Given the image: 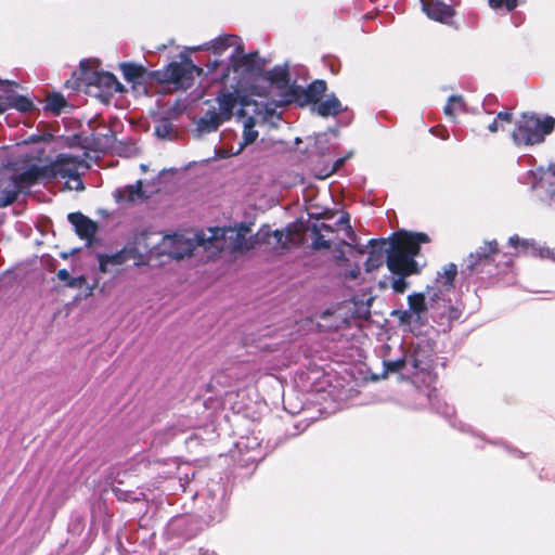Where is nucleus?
Returning <instances> with one entry per match:
<instances>
[{
    "label": "nucleus",
    "mask_w": 555,
    "mask_h": 555,
    "mask_svg": "<svg viewBox=\"0 0 555 555\" xmlns=\"http://www.w3.org/2000/svg\"><path fill=\"white\" fill-rule=\"evenodd\" d=\"M250 228L241 223L236 228H208L199 231L197 240L205 243V250L209 253L208 257H212L219 253L227 251L230 254L247 251L258 243H266L273 248H288L295 243L297 233L287 228V232L269 229H261L255 236L247 237Z\"/></svg>",
    "instance_id": "1"
},
{
    "label": "nucleus",
    "mask_w": 555,
    "mask_h": 555,
    "mask_svg": "<svg viewBox=\"0 0 555 555\" xmlns=\"http://www.w3.org/2000/svg\"><path fill=\"white\" fill-rule=\"evenodd\" d=\"M425 233H398L390 241L371 240V250L366 260V270L380 267L386 260L390 272L418 273L415 257L420 254L421 244L428 243Z\"/></svg>",
    "instance_id": "2"
},
{
    "label": "nucleus",
    "mask_w": 555,
    "mask_h": 555,
    "mask_svg": "<svg viewBox=\"0 0 555 555\" xmlns=\"http://www.w3.org/2000/svg\"><path fill=\"white\" fill-rule=\"evenodd\" d=\"M434 361V345L429 340L422 339L413 345L408 353L401 350V356L396 359L385 357L383 365L386 373L401 372L411 375L414 383L420 380L428 387L436 378L433 373Z\"/></svg>",
    "instance_id": "3"
},
{
    "label": "nucleus",
    "mask_w": 555,
    "mask_h": 555,
    "mask_svg": "<svg viewBox=\"0 0 555 555\" xmlns=\"http://www.w3.org/2000/svg\"><path fill=\"white\" fill-rule=\"evenodd\" d=\"M216 100L218 108L211 106L199 118L197 122L199 132L210 133L216 131L222 122L233 116V112L236 108H238L240 115L245 116L248 113L246 109L256 111L260 106V103L256 101L250 103L236 88L232 91L223 88Z\"/></svg>",
    "instance_id": "4"
},
{
    "label": "nucleus",
    "mask_w": 555,
    "mask_h": 555,
    "mask_svg": "<svg viewBox=\"0 0 555 555\" xmlns=\"http://www.w3.org/2000/svg\"><path fill=\"white\" fill-rule=\"evenodd\" d=\"M554 127L555 119L551 116L540 118L533 114H524L516 122L512 139L517 146L538 144L544 141Z\"/></svg>",
    "instance_id": "5"
},
{
    "label": "nucleus",
    "mask_w": 555,
    "mask_h": 555,
    "mask_svg": "<svg viewBox=\"0 0 555 555\" xmlns=\"http://www.w3.org/2000/svg\"><path fill=\"white\" fill-rule=\"evenodd\" d=\"M49 180H66L65 185L68 190L81 191L85 189L80 176L87 169L85 162L78 157L60 154L49 165H47Z\"/></svg>",
    "instance_id": "6"
},
{
    "label": "nucleus",
    "mask_w": 555,
    "mask_h": 555,
    "mask_svg": "<svg viewBox=\"0 0 555 555\" xmlns=\"http://www.w3.org/2000/svg\"><path fill=\"white\" fill-rule=\"evenodd\" d=\"M343 231L344 237L340 240L343 244L351 245L356 243L357 235L350 225L349 215H341L334 225L325 222H314L310 227L311 245L314 249H328L335 244L332 235Z\"/></svg>",
    "instance_id": "7"
},
{
    "label": "nucleus",
    "mask_w": 555,
    "mask_h": 555,
    "mask_svg": "<svg viewBox=\"0 0 555 555\" xmlns=\"http://www.w3.org/2000/svg\"><path fill=\"white\" fill-rule=\"evenodd\" d=\"M254 59L253 55H246L242 47L234 49L230 56L229 62L214 60L207 64L208 74L212 76V80L224 82L230 77V73L234 75H242L253 69ZM236 79V76H233Z\"/></svg>",
    "instance_id": "8"
},
{
    "label": "nucleus",
    "mask_w": 555,
    "mask_h": 555,
    "mask_svg": "<svg viewBox=\"0 0 555 555\" xmlns=\"http://www.w3.org/2000/svg\"><path fill=\"white\" fill-rule=\"evenodd\" d=\"M199 232L186 234H172L163 237L162 242L155 247L158 255H167L173 259H182L191 256L197 247L205 249V243H199L197 236Z\"/></svg>",
    "instance_id": "9"
},
{
    "label": "nucleus",
    "mask_w": 555,
    "mask_h": 555,
    "mask_svg": "<svg viewBox=\"0 0 555 555\" xmlns=\"http://www.w3.org/2000/svg\"><path fill=\"white\" fill-rule=\"evenodd\" d=\"M203 68L194 65L192 61L170 63L160 74L164 83L172 86L176 90H186L192 87L196 76H199Z\"/></svg>",
    "instance_id": "10"
},
{
    "label": "nucleus",
    "mask_w": 555,
    "mask_h": 555,
    "mask_svg": "<svg viewBox=\"0 0 555 555\" xmlns=\"http://www.w3.org/2000/svg\"><path fill=\"white\" fill-rule=\"evenodd\" d=\"M80 69L83 79L88 81V85L99 89V93L96 95L100 98L108 99L114 93L121 92L124 90L122 85L112 73L91 70L89 68V62L86 60L80 62Z\"/></svg>",
    "instance_id": "11"
},
{
    "label": "nucleus",
    "mask_w": 555,
    "mask_h": 555,
    "mask_svg": "<svg viewBox=\"0 0 555 555\" xmlns=\"http://www.w3.org/2000/svg\"><path fill=\"white\" fill-rule=\"evenodd\" d=\"M253 113L254 115H249L244 119L242 139L231 146L228 152L229 155L240 154L246 145L254 143L258 138V131L255 130V126L274 116V109L262 105V103H260V106L256 111H253Z\"/></svg>",
    "instance_id": "12"
},
{
    "label": "nucleus",
    "mask_w": 555,
    "mask_h": 555,
    "mask_svg": "<svg viewBox=\"0 0 555 555\" xmlns=\"http://www.w3.org/2000/svg\"><path fill=\"white\" fill-rule=\"evenodd\" d=\"M498 254L496 241L485 242L475 253L466 259V270L469 273L493 274V257Z\"/></svg>",
    "instance_id": "13"
},
{
    "label": "nucleus",
    "mask_w": 555,
    "mask_h": 555,
    "mask_svg": "<svg viewBox=\"0 0 555 555\" xmlns=\"http://www.w3.org/2000/svg\"><path fill=\"white\" fill-rule=\"evenodd\" d=\"M99 268L103 273H108L115 267H119L129 260H133L134 264H140L139 254L134 246H126L121 250L111 255H99Z\"/></svg>",
    "instance_id": "14"
},
{
    "label": "nucleus",
    "mask_w": 555,
    "mask_h": 555,
    "mask_svg": "<svg viewBox=\"0 0 555 555\" xmlns=\"http://www.w3.org/2000/svg\"><path fill=\"white\" fill-rule=\"evenodd\" d=\"M524 183H531V189L545 188L550 196L555 198V164L551 165L547 170L539 167L535 170H529L526 173Z\"/></svg>",
    "instance_id": "15"
},
{
    "label": "nucleus",
    "mask_w": 555,
    "mask_h": 555,
    "mask_svg": "<svg viewBox=\"0 0 555 555\" xmlns=\"http://www.w3.org/2000/svg\"><path fill=\"white\" fill-rule=\"evenodd\" d=\"M192 516L173 517L166 527V533L169 538L191 539L196 534L197 528L193 526Z\"/></svg>",
    "instance_id": "16"
},
{
    "label": "nucleus",
    "mask_w": 555,
    "mask_h": 555,
    "mask_svg": "<svg viewBox=\"0 0 555 555\" xmlns=\"http://www.w3.org/2000/svg\"><path fill=\"white\" fill-rule=\"evenodd\" d=\"M422 9L426 15L437 22L449 24L455 11L441 0H421Z\"/></svg>",
    "instance_id": "17"
},
{
    "label": "nucleus",
    "mask_w": 555,
    "mask_h": 555,
    "mask_svg": "<svg viewBox=\"0 0 555 555\" xmlns=\"http://www.w3.org/2000/svg\"><path fill=\"white\" fill-rule=\"evenodd\" d=\"M67 219L80 238L90 242L94 237L98 230L96 223L94 221L81 212H72L68 215Z\"/></svg>",
    "instance_id": "18"
},
{
    "label": "nucleus",
    "mask_w": 555,
    "mask_h": 555,
    "mask_svg": "<svg viewBox=\"0 0 555 555\" xmlns=\"http://www.w3.org/2000/svg\"><path fill=\"white\" fill-rule=\"evenodd\" d=\"M427 295L429 298L428 302L423 293H414L408 297L409 309L416 315V320H420L422 323L427 310L434 307L433 302L438 298V294L436 292H434L433 296L430 295L429 288L427 289Z\"/></svg>",
    "instance_id": "19"
},
{
    "label": "nucleus",
    "mask_w": 555,
    "mask_h": 555,
    "mask_svg": "<svg viewBox=\"0 0 555 555\" xmlns=\"http://www.w3.org/2000/svg\"><path fill=\"white\" fill-rule=\"evenodd\" d=\"M14 180L21 186L23 192H25L34 184L43 180H49L47 166L41 167L33 165L14 178Z\"/></svg>",
    "instance_id": "20"
},
{
    "label": "nucleus",
    "mask_w": 555,
    "mask_h": 555,
    "mask_svg": "<svg viewBox=\"0 0 555 555\" xmlns=\"http://www.w3.org/2000/svg\"><path fill=\"white\" fill-rule=\"evenodd\" d=\"M114 197L118 204H137L146 199L145 193L142 190V182L140 180L134 184L117 189L114 192Z\"/></svg>",
    "instance_id": "21"
},
{
    "label": "nucleus",
    "mask_w": 555,
    "mask_h": 555,
    "mask_svg": "<svg viewBox=\"0 0 555 555\" xmlns=\"http://www.w3.org/2000/svg\"><path fill=\"white\" fill-rule=\"evenodd\" d=\"M8 108H16L22 113H26L31 111L33 102L26 96L17 95L14 92V88H12V91L7 93L3 101L0 102V115Z\"/></svg>",
    "instance_id": "22"
},
{
    "label": "nucleus",
    "mask_w": 555,
    "mask_h": 555,
    "mask_svg": "<svg viewBox=\"0 0 555 555\" xmlns=\"http://www.w3.org/2000/svg\"><path fill=\"white\" fill-rule=\"evenodd\" d=\"M230 47H235V49L240 46V38L233 35H224L220 36L210 42L206 43L201 49L212 50L215 54H221L224 50Z\"/></svg>",
    "instance_id": "23"
},
{
    "label": "nucleus",
    "mask_w": 555,
    "mask_h": 555,
    "mask_svg": "<svg viewBox=\"0 0 555 555\" xmlns=\"http://www.w3.org/2000/svg\"><path fill=\"white\" fill-rule=\"evenodd\" d=\"M322 117L336 116L345 108L340 101L334 95H328L324 101L319 102L313 108Z\"/></svg>",
    "instance_id": "24"
},
{
    "label": "nucleus",
    "mask_w": 555,
    "mask_h": 555,
    "mask_svg": "<svg viewBox=\"0 0 555 555\" xmlns=\"http://www.w3.org/2000/svg\"><path fill=\"white\" fill-rule=\"evenodd\" d=\"M23 190L21 186L12 179L5 186L0 190V208L7 207L14 203L20 193Z\"/></svg>",
    "instance_id": "25"
},
{
    "label": "nucleus",
    "mask_w": 555,
    "mask_h": 555,
    "mask_svg": "<svg viewBox=\"0 0 555 555\" xmlns=\"http://www.w3.org/2000/svg\"><path fill=\"white\" fill-rule=\"evenodd\" d=\"M456 272V266L453 263H449L443 268L442 273H438V278L436 280V288L439 291V293L442 292V287H444L446 289L452 287Z\"/></svg>",
    "instance_id": "26"
},
{
    "label": "nucleus",
    "mask_w": 555,
    "mask_h": 555,
    "mask_svg": "<svg viewBox=\"0 0 555 555\" xmlns=\"http://www.w3.org/2000/svg\"><path fill=\"white\" fill-rule=\"evenodd\" d=\"M120 67L128 82L140 83L143 80L145 68L142 65L125 63Z\"/></svg>",
    "instance_id": "27"
},
{
    "label": "nucleus",
    "mask_w": 555,
    "mask_h": 555,
    "mask_svg": "<svg viewBox=\"0 0 555 555\" xmlns=\"http://www.w3.org/2000/svg\"><path fill=\"white\" fill-rule=\"evenodd\" d=\"M426 397L430 406L435 409L438 413L444 415L446 417H451L453 415L454 409L450 406L447 402H441L435 390H428Z\"/></svg>",
    "instance_id": "28"
},
{
    "label": "nucleus",
    "mask_w": 555,
    "mask_h": 555,
    "mask_svg": "<svg viewBox=\"0 0 555 555\" xmlns=\"http://www.w3.org/2000/svg\"><path fill=\"white\" fill-rule=\"evenodd\" d=\"M268 79L278 86V88H286L289 83V75L284 67H274L268 72Z\"/></svg>",
    "instance_id": "29"
},
{
    "label": "nucleus",
    "mask_w": 555,
    "mask_h": 555,
    "mask_svg": "<svg viewBox=\"0 0 555 555\" xmlns=\"http://www.w3.org/2000/svg\"><path fill=\"white\" fill-rule=\"evenodd\" d=\"M326 91V83L323 80H315L309 85L306 95L307 99L311 102H318L319 99Z\"/></svg>",
    "instance_id": "30"
},
{
    "label": "nucleus",
    "mask_w": 555,
    "mask_h": 555,
    "mask_svg": "<svg viewBox=\"0 0 555 555\" xmlns=\"http://www.w3.org/2000/svg\"><path fill=\"white\" fill-rule=\"evenodd\" d=\"M65 105L66 101L61 94H53L47 99L46 109L54 115H60Z\"/></svg>",
    "instance_id": "31"
},
{
    "label": "nucleus",
    "mask_w": 555,
    "mask_h": 555,
    "mask_svg": "<svg viewBox=\"0 0 555 555\" xmlns=\"http://www.w3.org/2000/svg\"><path fill=\"white\" fill-rule=\"evenodd\" d=\"M464 109V102L461 96L452 95L449 98L448 104L444 106L446 115L454 117L457 112Z\"/></svg>",
    "instance_id": "32"
},
{
    "label": "nucleus",
    "mask_w": 555,
    "mask_h": 555,
    "mask_svg": "<svg viewBox=\"0 0 555 555\" xmlns=\"http://www.w3.org/2000/svg\"><path fill=\"white\" fill-rule=\"evenodd\" d=\"M509 245L514 248L521 247L524 250L532 249V254L538 251L534 241L532 240H521L518 235H514L509 237Z\"/></svg>",
    "instance_id": "33"
},
{
    "label": "nucleus",
    "mask_w": 555,
    "mask_h": 555,
    "mask_svg": "<svg viewBox=\"0 0 555 555\" xmlns=\"http://www.w3.org/2000/svg\"><path fill=\"white\" fill-rule=\"evenodd\" d=\"M397 278H393L392 280V288L396 293H404L408 287V282L405 281V278L411 275L412 273H401V272H392Z\"/></svg>",
    "instance_id": "34"
},
{
    "label": "nucleus",
    "mask_w": 555,
    "mask_h": 555,
    "mask_svg": "<svg viewBox=\"0 0 555 555\" xmlns=\"http://www.w3.org/2000/svg\"><path fill=\"white\" fill-rule=\"evenodd\" d=\"M57 279L66 282L69 287H79L83 282V278H70L69 272L66 269H61L57 272Z\"/></svg>",
    "instance_id": "35"
},
{
    "label": "nucleus",
    "mask_w": 555,
    "mask_h": 555,
    "mask_svg": "<svg viewBox=\"0 0 555 555\" xmlns=\"http://www.w3.org/2000/svg\"><path fill=\"white\" fill-rule=\"evenodd\" d=\"M489 5L494 10L505 9L512 11L517 5V0H489Z\"/></svg>",
    "instance_id": "36"
},
{
    "label": "nucleus",
    "mask_w": 555,
    "mask_h": 555,
    "mask_svg": "<svg viewBox=\"0 0 555 555\" xmlns=\"http://www.w3.org/2000/svg\"><path fill=\"white\" fill-rule=\"evenodd\" d=\"M397 313L399 314V319H400L401 323H405V324L420 323V324H422V322L420 320H416V315L410 309L404 310V311H398Z\"/></svg>",
    "instance_id": "37"
},
{
    "label": "nucleus",
    "mask_w": 555,
    "mask_h": 555,
    "mask_svg": "<svg viewBox=\"0 0 555 555\" xmlns=\"http://www.w3.org/2000/svg\"><path fill=\"white\" fill-rule=\"evenodd\" d=\"M17 83L11 80L0 79V102L3 101L4 95L12 91V88H16Z\"/></svg>",
    "instance_id": "38"
},
{
    "label": "nucleus",
    "mask_w": 555,
    "mask_h": 555,
    "mask_svg": "<svg viewBox=\"0 0 555 555\" xmlns=\"http://www.w3.org/2000/svg\"><path fill=\"white\" fill-rule=\"evenodd\" d=\"M430 132L442 140H447L449 138L447 129L442 127H433L430 128Z\"/></svg>",
    "instance_id": "39"
},
{
    "label": "nucleus",
    "mask_w": 555,
    "mask_h": 555,
    "mask_svg": "<svg viewBox=\"0 0 555 555\" xmlns=\"http://www.w3.org/2000/svg\"><path fill=\"white\" fill-rule=\"evenodd\" d=\"M169 131H170V125H168V124L157 126L156 130H155L156 134L162 138H165L169 133Z\"/></svg>",
    "instance_id": "40"
},
{
    "label": "nucleus",
    "mask_w": 555,
    "mask_h": 555,
    "mask_svg": "<svg viewBox=\"0 0 555 555\" xmlns=\"http://www.w3.org/2000/svg\"><path fill=\"white\" fill-rule=\"evenodd\" d=\"M512 113L511 112H500L498 115H496V120H501V121H505V122H511L512 121Z\"/></svg>",
    "instance_id": "41"
},
{
    "label": "nucleus",
    "mask_w": 555,
    "mask_h": 555,
    "mask_svg": "<svg viewBox=\"0 0 555 555\" xmlns=\"http://www.w3.org/2000/svg\"><path fill=\"white\" fill-rule=\"evenodd\" d=\"M346 158H338L335 163H334V167H333V171H336L338 170L345 163Z\"/></svg>",
    "instance_id": "42"
},
{
    "label": "nucleus",
    "mask_w": 555,
    "mask_h": 555,
    "mask_svg": "<svg viewBox=\"0 0 555 555\" xmlns=\"http://www.w3.org/2000/svg\"><path fill=\"white\" fill-rule=\"evenodd\" d=\"M488 129L489 131L491 132H496L498 129H499V124H498V120L494 119L489 126H488Z\"/></svg>",
    "instance_id": "43"
},
{
    "label": "nucleus",
    "mask_w": 555,
    "mask_h": 555,
    "mask_svg": "<svg viewBox=\"0 0 555 555\" xmlns=\"http://www.w3.org/2000/svg\"><path fill=\"white\" fill-rule=\"evenodd\" d=\"M199 555H216L214 552L209 553L208 550L201 548Z\"/></svg>",
    "instance_id": "44"
},
{
    "label": "nucleus",
    "mask_w": 555,
    "mask_h": 555,
    "mask_svg": "<svg viewBox=\"0 0 555 555\" xmlns=\"http://www.w3.org/2000/svg\"><path fill=\"white\" fill-rule=\"evenodd\" d=\"M450 2H451V7L460 4V0H450Z\"/></svg>",
    "instance_id": "45"
},
{
    "label": "nucleus",
    "mask_w": 555,
    "mask_h": 555,
    "mask_svg": "<svg viewBox=\"0 0 555 555\" xmlns=\"http://www.w3.org/2000/svg\"><path fill=\"white\" fill-rule=\"evenodd\" d=\"M513 18L515 20V22H514V23H515V26H518V25H519V23H520V21L518 22V21L516 20V18H517V16H513Z\"/></svg>",
    "instance_id": "46"
},
{
    "label": "nucleus",
    "mask_w": 555,
    "mask_h": 555,
    "mask_svg": "<svg viewBox=\"0 0 555 555\" xmlns=\"http://www.w3.org/2000/svg\"><path fill=\"white\" fill-rule=\"evenodd\" d=\"M494 98L489 95L487 99H486V102H491Z\"/></svg>",
    "instance_id": "47"
},
{
    "label": "nucleus",
    "mask_w": 555,
    "mask_h": 555,
    "mask_svg": "<svg viewBox=\"0 0 555 555\" xmlns=\"http://www.w3.org/2000/svg\"><path fill=\"white\" fill-rule=\"evenodd\" d=\"M141 169L142 171H145L146 170V166L144 164L141 165Z\"/></svg>",
    "instance_id": "48"
}]
</instances>
